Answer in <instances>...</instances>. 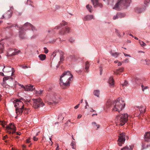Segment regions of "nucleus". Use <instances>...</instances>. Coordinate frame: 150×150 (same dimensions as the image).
I'll return each mask as SVG.
<instances>
[{
  "mask_svg": "<svg viewBox=\"0 0 150 150\" xmlns=\"http://www.w3.org/2000/svg\"><path fill=\"white\" fill-rule=\"evenodd\" d=\"M79 104H78V105H76V106H75L74 107V108L75 109H77V108H78V107H79Z\"/></svg>",
  "mask_w": 150,
  "mask_h": 150,
  "instance_id": "57",
  "label": "nucleus"
},
{
  "mask_svg": "<svg viewBox=\"0 0 150 150\" xmlns=\"http://www.w3.org/2000/svg\"><path fill=\"white\" fill-rule=\"evenodd\" d=\"M16 134L18 135H20L21 134V133L20 132H16Z\"/></svg>",
  "mask_w": 150,
  "mask_h": 150,
  "instance_id": "64",
  "label": "nucleus"
},
{
  "mask_svg": "<svg viewBox=\"0 0 150 150\" xmlns=\"http://www.w3.org/2000/svg\"><path fill=\"white\" fill-rule=\"evenodd\" d=\"M67 23L65 21H62L61 23L60 24L61 27L62 26H64L65 25H67Z\"/></svg>",
  "mask_w": 150,
  "mask_h": 150,
  "instance_id": "37",
  "label": "nucleus"
},
{
  "mask_svg": "<svg viewBox=\"0 0 150 150\" xmlns=\"http://www.w3.org/2000/svg\"><path fill=\"white\" fill-rule=\"evenodd\" d=\"M3 71L4 72H9L12 71L11 75H13L15 72V70L13 68H11L10 67L4 66V68L3 69Z\"/></svg>",
  "mask_w": 150,
  "mask_h": 150,
  "instance_id": "11",
  "label": "nucleus"
},
{
  "mask_svg": "<svg viewBox=\"0 0 150 150\" xmlns=\"http://www.w3.org/2000/svg\"><path fill=\"white\" fill-rule=\"evenodd\" d=\"M70 32V29L69 28L66 27L65 28V30H63L59 32V34L60 35H63L64 34L67 33H69Z\"/></svg>",
  "mask_w": 150,
  "mask_h": 150,
  "instance_id": "16",
  "label": "nucleus"
},
{
  "mask_svg": "<svg viewBox=\"0 0 150 150\" xmlns=\"http://www.w3.org/2000/svg\"><path fill=\"white\" fill-rule=\"evenodd\" d=\"M12 13V11L11 10L7 11L2 16V17L1 18V19L5 18L6 19H8L10 18L11 16Z\"/></svg>",
  "mask_w": 150,
  "mask_h": 150,
  "instance_id": "12",
  "label": "nucleus"
},
{
  "mask_svg": "<svg viewBox=\"0 0 150 150\" xmlns=\"http://www.w3.org/2000/svg\"><path fill=\"white\" fill-rule=\"evenodd\" d=\"M29 91H32L34 90V89H35V87H34V86H33L32 85H30V86H29Z\"/></svg>",
  "mask_w": 150,
  "mask_h": 150,
  "instance_id": "40",
  "label": "nucleus"
},
{
  "mask_svg": "<svg viewBox=\"0 0 150 150\" xmlns=\"http://www.w3.org/2000/svg\"><path fill=\"white\" fill-rule=\"evenodd\" d=\"M39 57L41 60H44L46 57V56L44 54H40L39 55Z\"/></svg>",
  "mask_w": 150,
  "mask_h": 150,
  "instance_id": "26",
  "label": "nucleus"
},
{
  "mask_svg": "<svg viewBox=\"0 0 150 150\" xmlns=\"http://www.w3.org/2000/svg\"><path fill=\"white\" fill-rule=\"evenodd\" d=\"M86 7L87 9L89 11V12H92V7L91 6L88 4L86 6Z\"/></svg>",
  "mask_w": 150,
  "mask_h": 150,
  "instance_id": "27",
  "label": "nucleus"
},
{
  "mask_svg": "<svg viewBox=\"0 0 150 150\" xmlns=\"http://www.w3.org/2000/svg\"><path fill=\"white\" fill-rule=\"evenodd\" d=\"M124 54V55L126 57L128 56L129 57H131V56H130V55L129 54H125V53Z\"/></svg>",
  "mask_w": 150,
  "mask_h": 150,
  "instance_id": "58",
  "label": "nucleus"
},
{
  "mask_svg": "<svg viewBox=\"0 0 150 150\" xmlns=\"http://www.w3.org/2000/svg\"><path fill=\"white\" fill-rule=\"evenodd\" d=\"M21 87L23 88L26 91H29L30 89H29L28 86H27L25 87L24 86L22 85L21 86Z\"/></svg>",
  "mask_w": 150,
  "mask_h": 150,
  "instance_id": "36",
  "label": "nucleus"
},
{
  "mask_svg": "<svg viewBox=\"0 0 150 150\" xmlns=\"http://www.w3.org/2000/svg\"><path fill=\"white\" fill-rule=\"evenodd\" d=\"M93 94L94 95L97 96V97H99L100 91L99 90H95L94 91Z\"/></svg>",
  "mask_w": 150,
  "mask_h": 150,
  "instance_id": "30",
  "label": "nucleus"
},
{
  "mask_svg": "<svg viewBox=\"0 0 150 150\" xmlns=\"http://www.w3.org/2000/svg\"><path fill=\"white\" fill-rule=\"evenodd\" d=\"M92 124L93 126L95 128V127H97V128H99L100 125H98L97 124L96 122H93L92 123Z\"/></svg>",
  "mask_w": 150,
  "mask_h": 150,
  "instance_id": "33",
  "label": "nucleus"
},
{
  "mask_svg": "<svg viewBox=\"0 0 150 150\" xmlns=\"http://www.w3.org/2000/svg\"><path fill=\"white\" fill-rule=\"evenodd\" d=\"M137 108H139V110L141 113H144L145 112V108L143 106H141L140 107L137 106Z\"/></svg>",
  "mask_w": 150,
  "mask_h": 150,
  "instance_id": "20",
  "label": "nucleus"
},
{
  "mask_svg": "<svg viewBox=\"0 0 150 150\" xmlns=\"http://www.w3.org/2000/svg\"><path fill=\"white\" fill-rule=\"evenodd\" d=\"M117 14L119 18H121L124 17L125 16V14L123 13H117Z\"/></svg>",
  "mask_w": 150,
  "mask_h": 150,
  "instance_id": "32",
  "label": "nucleus"
},
{
  "mask_svg": "<svg viewBox=\"0 0 150 150\" xmlns=\"http://www.w3.org/2000/svg\"><path fill=\"white\" fill-rule=\"evenodd\" d=\"M33 140L35 141H37L38 139V138L37 137H36L35 136H33Z\"/></svg>",
  "mask_w": 150,
  "mask_h": 150,
  "instance_id": "50",
  "label": "nucleus"
},
{
  "mask_svg": "<svg viewBox=\"0 0 150 150\" xmlns=\"http://www.w3.org/2000/svg\"><path fill=\"white\" fill-rule=\"evenodd\" d=\"M44 49L45 50L44 52L45 54H47L48 53L49 50L47 49V48L46 47L44 48Z\"/></svg>",
  "mask_w": 150,
  "mask_h": 150,
  "instance_id": "44",
  "label": "nucleus"
},
{
  "mask_svg": "<svg viewBox=\"0 0 150 150\" xmlns=\"http://www.w3.org/2000/svg\"><path fill=\"white\" fill-rule=\"evenodd\" d=\"M133 148V146H127L121 149V150H132Z\"/></svg>",
  "mask_w": 150,
  "mask_h": 150,
  "instance_id": "21",
  "label": "nucleus"
},
{
  "mask_svg": "<svg viewBox=\"0 0 150 150\" xmlns=\"http://www.w3.org/2000/svg\"><path fill=\"white\" fill-rule=\"evenodd\" d=\"M12 50V49H10L9 50L8 52V53H7V56L9 57V56H12V53L11 54H9L10 51Z\"/></svg>",
  "mask_w": 150,
  "mask_h": 150,
  "instance_id": "42",
  "label": "nucleus"
},
{
  "mask_svg": "<svg viewBox=\"0 0 150 150\" xmlns=\"http://www.w3.org/2000/svg\"><path fill=\"white\" fill-rule=\"evenodd\" d=\"M58 98L56 93H52L47 95L45 99L47 100V101L49 104L52 105L53 103H57V100Z\"/></svg>",
  "mask_w": 150,
  "mask_h": 150,
  "instance_id": "5",
  "label": "nucleus"
},
{
  "mask_svg": "<svg viewBox=\"0 0 150 150\" xmlns=\"http://www.w3.org/2000/svg\"><path fill=\"white\" fill-rule=\"evenodd\" d=\"M82 116V115H81L79 114L78 115L77 118L78 119H79V118H81Z\"/></svg>",
  "mask_w": 150,
  "mask_h": 150,
  "instance_id": "59",
  "label": "nucleus"
},
{
  "mask_svg": "<svg viewBox=\"0 0 150 150\" xmlns=\"http://www.w3.org/2000/svg\"><path fill=\"white\" fill-rule=\"evenodd\" d=\"M93 18V15H88L85 16L83 18V20L84 21H89Z\"/></svg>",
  "mask_w": 150,
  "mask_h": 150,
  "instance_id": "19",
  "label": "nucleus"
},
{
  "mask_svg": "<svg viewBox=\"0 0 150 150\" xmlns=\"http://www.w3.org/2000/svg\"><path fill=\"white\" fill-rule=\"evenodd\" d=\"M122 65V63L120 62H118V66H121Z\"/></svg>",
  "mask_w": 150,
  "mask_h": 150,
  "instance_id": "63",
  "label": "nucleus"
},
{
  "mask_svg": "<svg viewBox=\"0 0 150 150\" xmlns=\"http://www.w3.org/2000/svg\"><path fill=\"white\" fill-rule=\"evenodd\" d=\"M7 135H5V136H4L3 137V139L4 140H5V139H6V138H7Z\"/></svg>",
  "mask_w": 150,
  "mask_h": 150,
  "instance_id": "62",
  "label": "nucleus"
},
{
  "mask_svg": "<svg viewBox=\"0 0 150 150\" xmlns=\"http://www.w3.org/2000/svg\"><path fill=\"white\" fill-rule=\"evenodd\" d=\"M11 79V76H4L3 79V81L4 82L2 83V86L4 87H5L6 85V83L5 82V81L7 80Z\"/></svg>",
  "mask_w": 150,
  "mask_h": 150,
  "instance_id": "17",
  "label": "nucleus"
},
{
  "mask_svg": "<svg viewBox=\"0 0 150 150\" xmlns=\"http://www.w3.org/2000/svg\"><path fill=\"white\" fill-rule=\"evenodd\" d=\"M0 123L3 126V127H4L5 125V122L3 121H0Z\"/></svg>",
  "mask_w": 150,
  "mask_h": 150,
  "instance_id": "46",
  "label": "nucleus"
},
{
  "mask_svg": "<svg viewBox=\"0 0 150 150\" xmlns=\"http://www.w3.org/2000/svg\"><path fill=\"white\" fill-rule=\"evenodd\" d=\"M73 75L69 71H65L60 78L59 84L63 88H66L70 86Z\"/></svg>",
  "mask_w": 150,
  "mask_h": 150,
  "instance_id": "1",
  "label": "nucleus"
},
{
  "mask_svg": "<svg viewBox=\"0 0 150 150\" xmlns=\"http://www.w3.org/2000/svg\"><path fill=\"white\" fill-rule=\"evenodd\" d=\"M19 100H21V101H25V100L23 98H21L20 99H19Z\"/></svg>",
  "mask_w": 150,
  "mask_h": 150,
  "instance_id": "60",
  "label": "nucleus"
},
{
  "mask_svg": "<svg viewBox=\"0 0 150 150\" xmlns=\"http://www.w3.org/2000/svg\"><path fill=\"white\" fill-rule=\"evenodd\" d=\"M128 115L127 113H124L117 116L116 119H117L120 124L121 126L124 125L127 121Z\"/></svg>",
  "mask_w": 150,
  "mask_h": 150,
  "instance_id": "6",
  "label": "nucleus"
},
{
  "mask_svg": "<svg viewBox=\"0 0 150 150\" xmlns=\"http://www.w3.org/2000/svg\"><path fill=\"white\" fill-rule=\"evenodd\" d=\"M31 110L30 108H25L24 107L23 108V112L25 114H28Z\"/></svg>",
  "mask_w": 150,
  "mask_h": 150,
  "instance_id": "24",
  "label": "nucleus"
},
{
  "mask_svg": "<svg viewBox=\"0 0 150 150\" xmlns=\"http://www.w3.org/2000/svg\"><path fill=\"white\" fill-rule=\"evenodd\" d=\"M146 64L150 66V60H149L146 61Z\"/></svg>",
  "mask_w": 150,
  "mask_h": 150,
  "instance_id": "47",
  "label": "nucleus"
},
{
  "mask_svg": "<svg viewBox=\"0 0 150 150\" xmlns=\"http://www.w3.org/2000/svg\"><path fill=\"white\" fill-rule=\"evenodd\" d=\"M17 28L25 30L27 29H31L33 31H35L36 30L35 27L34 26L30 23L28 22L25 23L22 27L17 26Z\"/></svg>",
  "mask_w": 150,
  "mask_h": 150,
  "instance_id": "8",
  "label": "nucleus"
},
{
  "mask_svg": "<svg viewBox=\"0 0 150 150\" xmlns=\"http://www.w3.org/2000/svg\"><path fill=\"white\" fill-rule=\"evenodd\" d=\"M141 86L142 90L143 91L148 88V87L147 86H144L143 84H142Z\"/></svg>",
  "mask_w": 150,
  "mask_h": 150,
  "instance_id": "35",
  "label": "nucleus"
},
{
  "mask_svg": "<svg viewBox=\"0 0 150 150\" xmlns=\"http://www.w3.org/2000/svg\"><path fill=\"white\" fill-rule=\"evenodd\" d=\"M52 30H47L46 31V32L48 33H49L50 32L52 31Z\"/></svg>",
  "mask_w": 150,
  "mask_h": 150,
  "instance_id": "61",
  "label": "nucleus"
},
{
  "mask_svg": "<svg viewBox=\"0 0 150 150\" xmlns=\"http://www.w3.org/2000/svg\"><path fill=\"white\" fill-rule=\"evenodd\" d=\"M21 67L24 69H26L28 68V67L26 66L22 65Z\"/></svg>",
  "mask_w": 150,
  "mask_h": 150,
  "instance_id": "53",
  "label": "nucleus"
},
{
  "mask_svg": "<svg viewBox=\"0 0 150 150\" xmlns=\"http://www.w3.org/2000/svg\"><path fill=\"white\" fill-rule=\"evenodd\" d=\"M16 104L14 106L16 108V112L17 115H21L23 111L24 107L23 103L22 101L17 99L15 100Z\"/></svg>",
  "mask_w": 150,
  "mask_h": 150,
  "instance_id": "4",
  "label": "nucleus"
},
{
  "mask_svg": "<svg viewBox=\"0 0 150 150\" xmlns=\"http://www.w3.org/2000/svg\"><path fill=\"white\" fill-rule=\"evenodd\" d=\"M69 41H70V42H71V43H73V42H74V40L73 39H70L69 40Z\"/></svg>",
  "mask_w": 150,
  "mask_h": 150,
  "instance_id": "56",
  "label": "nucleus"
},
{
  "mask_svg": "<svg viewBox=\"0 0 150 150\" xmlns=\"http://www.w3.org/2000/svg\"><path fill=\"white\" fill-rule=\"evenodd\" d=\"M125 140V134L122 133L120 134L118 139V144L119 146H121Z\"/></svg>",
  "mask_w": 150,
  "mask_h": 150,
  "instance_id": "10",
  "label": "nucleus"
},
{
  "mask_svg": "<svg viewBox=\"0 0 150 150\" xmlns=\"http://www.w3.org/2000/svg\"><path fill=\"white\" fill-rule=\"evenodd\" d=\"M144 137V139L145 141L149 142L150 141V131L146 132Z\"/></svg>",
  "mask_w": 150,
  "mask_h": 150,
  "instance_id": "15",
  "label": "nucleus"
},
{
  "mask_svg": "<svg viewBox=\"0 0 150 150\" xmlns=\"http://www.w3.org/2000/svg\"><path fill=\"white\" fill-rule=\"evenodd\" d=\"M69 58L71 59H73L75 58V56L74 55H70L69 57Z\"/></svg>",
  "mask_w": 150,
  "mask_h": 150,
  "instance_id": "51",
  "label": "nucleus"
},
{
  "mask_svg": "<svg viewBox=\"0 0 150 150\" xmlns=\"http://www.w3.org/2000/svg\"><path fill=\"white\" fill-rule=\"evenodd\" d=\"M64 53L63 52H62V54H60V61L59 62V63H60L64 61Z\"/></svg>",
  "mask_w": 150,
  "mask_h": 150,
  "instance_id": "31",
  "label": "nucleus"
},
{
  "mask_svg": "<svg viewBox=\"0 0 150 150\" xmlns=\"http://www.w3.org/2000/svg\"><path fill=\"white\" fill-rule=\"evenodd\" d=\"M85 103L86 104V105L85 106V108L87 109V106H88L89 105H88V103H87L86 100H85Z\"/></svg>",
  "mask_w": 150,
  "mask_h": 150,
  "instance_id": "49",
  "label": "nucleus"
},
{
  "mask_svg": "<svg viewBox=\"0 0 150 150\" xmlns=\"http://www.w3.org/2000/svg\"><path fill=\"white\" fill-rule=\"evenodd\" d=\"M91 1L94 7H99L101 8L102 7V4L98 2V0H91Z\"/></svg>",
  "mask_w": 150,
  "mask_h": 150,
  "instance_id": "13",
  "label": "nucleus"
},
{
  "mask_svg": "<svg viewBox=\"0 0 150 150\" xmlns=\"http://www.w3.org/2000/svg\"><path fill=\"white\" fill-rule=\"evenodd\" d=\"M90 66V65L89 64V62L88 61H87L86 63V64L85 65V69L86 71L88 72V70Z\"/></svg>",
  "mask_w": 150,
  "mask_h": 150,
  "instance_id": "25",
  "label": "nucleus"
},
{
  "mask_svg": "<svg viewBox=\"0 0 150 150\" xmlns=\"http://www.w3.org/2000/svg\"><path fill=\"white\" fill-rule=\"evenodd\" d=\"M26 142L27 143H29L30 142V138H29L26 140Z\"/></svg>",
  "mask_w": 150,
  "mask_h": 150,
  "instance_id": "55",
  "label": "nucleus"
},
{
  "mask_svg": "<svg viewBox=\"0 0 150 150\" xmlns=\"http://www.w3.org/2000/svg\"><path fill=\"white\" fill-rule=\"evenodd\" d=\"M124 68L121 67L119 69H117L116 71H114V73L117 75H118L120 72H121L123 71Z\"/></svg>",
  "mask_w": 150,
  "mask_h": 150,
  "instance_id": "23",
  "label": "nucleus"
},
{
  "mask_svg": "<svg viewBox=\"0 0 150 150\" xmlns=\"http://www.w3.org/2000/svg\"><path fill=\"white\" fill-rule=\"evenodd\" d=\"M127 83H128L126 81H125L123 83H122V84L123 86H127Z\"/></svg>",
  "mask_w": 150,
  "mask_h": 150,
  "instance_id": "45",
  "label": "nucleus"
},
{
  "mask_svg": "<svg viewBox=\"0 0 150 150\" xmlns=\"http://www.w3.org/2000/svg\"><path fill=\"white\" fill-rule=\"evenodd\" d=\"M125 105L124 101H118L117 100L114 101L109 100L106 104L107 108H112V110L113 112H120L124 108Z\"/></svg>",
  "mask_w": 150,
  "mask_h": 150,
  "instance_id": "2",
  "label": "nucleus"
},
{
  "mask_svg": "<svg viewBox=\"0 0 150 150\" xmlns=\"http://www.w3.org/2000/svg\"><path fill=\"white\" fill-rule=\"evenodd\" d=\"M108 82L110 87H113L114 86V80L112 77H111L110 78Z\"/></svg>",
  "mask_w": 150,
  "mask_h": 150,
  "instance_id": "18",
  "label": "nucleus"
},
{
  "mask_svg": "<svg viewBox=\"0 0 150 150\" xmlns=\"http://www.w3.org/2000/svg\"><path fill=\"white\" fill-rule=\"evenodd\" d=\"M21 52L20 50H18L17 51H15L12 53V55L13 56L18 54L19 52Z\"/></svg>",
  "mask_w": 150,
  "mask_h": 150,
  "instance_id": "38",
  "label": "nucleus"
},
{
  "mask_svg": "<svg viewBox=\"0 0 150 150\" xmlns=\"http://www.w3.org/2000/svg\"><path fill=\"white\" fill-rule=\"evenodd\" d=\"M139 43L140 45L142 47H144L146 45L145 43L140 40H139Z\"/></svg>",
  "mask_w": 150,
  "mask_h": 150,
  "instance_id": "34",
  "label": "nucleus"
},
{
  "mask_svg": "<svg viewBox=\"0 0 150 150\" xmlns=\"http://www.w3.org/2000/svg\"><path fill=\"white\" fill-rule=\"evenodd\" d=\"M131 2V0H117L113 9L119 10L122 8H127L129 6Z\"/></svg>",
  "mask_w": 150,
  "mask_h": 150,
  "instance_id": "3",
  "label": "nucleus"
},
{
  "mask_svg": "<svg viewBox=\"0 0 150 150\" xmlns=\"http://www.w3.org/2000/svg\"><path fill=\"white\" fill-rule=\"evenodd\" d=\"M6 130L8 134H13L16 132V127L14 123H10L6 127Z\"/></svg>",
  "mask_w": 150,
  "mask_h": 150,
  "instance_id": "9",
  "label": "nucleus"
},
{
  "mask_svg": "<svg viewBox=\"0 0 150 150\" xmlns=\"http://www.w3.org/2000/svg\"><path fill=\"white\" fill-rule=\"evenodd\" d=\"M110 54L112 56L115 58L117 57L119 54V53L117 52H110Z\"/></svg>",
  "mask_w": 150,
  "mask_h": 150,
  "instance_id": "29",
  "label": "nucleus"
},
{
  "mask_svg": "<svg viewBox=\"0 0 150 150\" xmlns=\"http://www.w3.org/2000/svg\"><path fill=\"white\" fill-rule=\"evenodd\" d=\"M70 145L73 149H75L76 147V143L75 142L72 141Z\"/></svg>",
  "mask_w": 150,
  "mask_h": 150,
  "instance_id": "28",
  "label": "nucleus"
},
{
  "mask_svg": "<svg viewBox=\"0 0 150 150\" xmlns=\"http://www.w3.org/2000/svg\"><path fill=\"white\" fill-rule=\"evenodd\" d=\"M145 10V7L142 8H137L135 9L136 12L138 13H141L143 11Z\"/></svg>",
  "mask_w": 150,
  "mask_h": 150,
  "instance_id": "22",
  "label": "nucleus"
},
{
  "mask_svg": "<svg viewBox=\"0 0 150 150\" xmlns=\"http://www.w3.org/2000/svg\"><path fill=\"white\" fill-rule=\"evenodd\" d=\"M42 93V91H38L37 93L39 94L40 95Z\"/></svg>",
  "mask_w": 150,
  "mask_h": 150,
  "instance_id": "54",
  "label": "nucleus"
},
{
  "mask_svg": "<svg viewBox=\"0 0 150 150\" xmlns=\"http://www.w3.org/2000/svg\"><path fill=\"white\" fill-rule=\"evenodd\" d=\"M61 27V26H60V25H59L56 26L55 28L54 29H58L59 28H60Z\"/></svg>",
  "mask_w": 150,
  "mask_h": 150,
  "instance_id": "48",
  "label": "nucleus"
},
{
  "mask_svg": "<svg viewBox=\"0 0 150 150\" xmlns=\"http://www.w3.org/2000/svg\"><path fill=\"white\" fill-rule=\"evenodd\" d=\"M17 26H19L17 24H14L11 25V26H10V27H17Z\"/></svg>",
  "mask_w": 150,
  "mask_h": 150,
  "instance_id": "52",
  "label": "nucleus"
},
{
  "mask_svg": "<svg viewBox=\"0 0 150 150\" xmlns=\"http://www.w3.org/2000/svg\"><path fill=\"white\" fill-rule=\"evenodd\" d=\"M19 31V36L21 39H23L25 38V33L22 29L18 28Z\"/></svg>",
  "mask_w": 150,
  "mask_h": 150,
  "instance_id": "14",
  "label": "nucleus"
},
{
  "mask_svg": "<svg viewBox=\"0 0 150 150\" xmlns=\"http://www.w3.org/2000/svg\"><path fill=\"white\" fill-rule=\"evenodd\" d=\"M119 18L118 16V14L117 13L116 14V15L114 16L113 17V19L114 20L117 19Z\"/></svg>",
  "mask_w": 150,
  "mask_h": 150,
  "instance_id": "41",
  "label": "nucleus"
},
{
  "mask_svg": "<svg viewBox=\"0 0 150 150\" xmlns=\"http://www.w3.org/2000/svg\"><path fill=\"white\" fill-rule=\"evenodd\" d=\"M150 1V0H144V3L145 4L147 5V4Z\"/></svg>",
  "mask_w": 150,
  "mask_h": 150,
  "instance_id": "43",
  "label": "nucleus"
},
{
  "mask_svg": "<svg viewBox=\"0 0 150 150\" xmlns=\"http://www.w3.org/2000/svg\"><path fill=\"white\" fill-rule=\"evenodd\" d=\"M64 117L63 115V114H60L59 115L58 117V119H59L60 120H63L64 119Z\"/></svg>",
  "mask_w": 150,
  "mask_h": 150,
  "instance_id": "39",
  "label": "nucleus"
},
{
  "mask_svg": "<svg viewBox=\"0 0 150 150\" xmlns=\"http://www.w3.org/2000/svg\"><path fill=\"white\" fill-rule=\"evenodd\" d=\"M33 106L35 109H38L44 105V103L41 99H33Z\"/></svg>",
  "mask_w": 150,
  "mask_h": 150,
  "instance_id": "7",
  "label": "nucleus"
}]
</instances>
